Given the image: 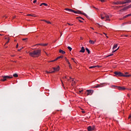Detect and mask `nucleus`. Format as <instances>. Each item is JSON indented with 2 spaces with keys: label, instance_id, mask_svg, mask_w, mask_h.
Listing matches in <instances>:
<instances>
[{
  "label": "nucleus",
  "instance_id": "obj_12",
  "mask_svg": "<svg viewBox=\"0 0 131 131\" xmlns=\"http://www.w3.org/2000/svg\"><path fill=\"white\" fill-rule=\"evenodd\" d=\"M63 55L58 56V57H57L54 61H57V60H59V59H62V58H63Z\"/></svg>",
  "mask_w": 131,
  "mask_h": 131
},
{
  "label": "nucleus",
  "instance_id": "obj_3",
  "mask_svg": "<svg viewBox=\"0 0 131 131\" xmlns=\"http://www.w3.org/2000/svg\"><path fill=\"white\" fill-rule=\"evenodd\" d=\"M115 76H123V77H130L131 75H124L120 72H115Z\"/></svg>",
  "mask_w": 131,
  "mask_h": 131
},
{
  "label": "nucleus",
  "instance_id": "obj_9",
  "mask_svg": "<svg viewBox=\"0 0 131 131\" xmlns=\"http://www.w3.org/2000/svg\"><path fill=\"white\" fill-rule=\"evenodd\" d=\"M53 69L54 70L53 71L56 72V71H59L60 70V67L58 66L57 68H53Z\"/></svg>",
  "mask_w": 131,
  "mask_h": 131
},
{
  "label": "nucleus",
  "instance_id": "obj_17",
  "mask_svg": "<svg viewBox=\"0 0 131 131\" xmlns=\"http://www.w3.org/2000/svg\"><path fill=\"white\" fill-rule=\"evenodd\" d=\"M41 21H44V22H46V23H47L48 24H51V22H50L49 21H47L45 19H42L41 20Z\"/></svg>",
  "mask_w": 131,
  "mask_h": 131
},
{
  "label": "nucleus",
  "instance_id": "obj_49",
  "mask_svg": "<svg viewBox=\"0 0 131 131\" xmlns=\"http://www.w3.org/2000/svg\"><path fill=\"white\" fill-rule=\"evenodd\" d=\"M127 74H128V73L126 72V73H125V75H127Z\"/></svg>",
  "mask_w": 131,
  "mask_h": 131
},
{
  "label": "nucleus",
  "instance_id": "obj_32",
  "mask_svg": "<svg viewBox=\"0 0 131 131\" xmlns=\"http://www.w3.org/2000/svg\"><path fill=\"white\" fill-rule=\"evenodd\" d=\"M77 19H82V20H84V19H83V18H82L81 17H77Z\"/></svg>",
  "mask_w": 131,
  "mask_h": 131
},
{
  "label": "nucleus",
  "instance_id": "obj_21",
  "mask_svg": "<svg viewBox=\"0 0 131 131\" xmlns=\"http://www.w3.org/2000/svg\"><path fill=\"white\" fill-rule=\"evenodd\" d=\"M5 76L6 77V79L7 78H13V76Z\"/></svg>",
  "mask_w": 131,
  "mask_h": 131
},
{
  "label": "nucleus",
  "instance_id": "obj_41",
  "mask_svg": "<svg viewBox=\"0 0 131 131\" xmlns=\"http://www.w3.org/2000/svg\"><path fill=\"white\" fill-rule=\"evenodd\" d=\"M19 47V44H17L16 46V49H18V47Z\"/></svg>",
  "mask_w": 131,
  "mask_h": 131
},
{
  "label": "nucleus",
  "instance_id": "obj_26",
  "mask_svg": "<svg viewBox=\"0 0 131 131\" xmlns=\"http://www.w3.org/2000/svg\"><path fill=\"white\" fill-rule=\"evenodd\" d=\"M86 52H88V54H90V50L88 48L85 49Z\"/></svg>",
  "mask_w": 131,
  "mask_h": 131
},
{
  "label": "nucleus",
  "instance_id": "obj_28",
  "mask_svg": "<svg viewBox=\"0 0 131 131\" xmlns=\"http://www.w3.org/2000/svg\"><path fill=\"white\" fill-rule=\"evenodd\" d=\"M116 48H117V44L115 45L113 49L114 50V49H116Z\"/></svg>",
  "mask_w": 131,
  "mask_h": 131
},
{
  "label": "nucleus",
  "instance_id": "obj_33",
  "mask_svg": "<svg viewBox=\"0 0 131 131\" xmlns=\"http://www.w3.org/2000/svg\"><path fill=\"white\" fill-rule=\"evenodd\" d=\"M61 83H62V84H61L62 86H63V88H64V83H63V81H62V80H61Z\"/></svg>",
  "mask_w": 131,
  "mask_h": 131
},
{
  "label": "nucleus",
  "instance_id": "obj_22",
  "mask_svg": "<svg viewBox=\"0 0 131 131\" xmlns=\"http://www.w3.org/2000/svg\"><path fill=\"white\" fill-rule=\"evenodd\" d=\"M124 4H125V3L124 2H120L119 1V5H124Z\"/></svg>",
  "mask_w": 131,
  "mask_h": 131
},
{
  "label": "nucleus",
  "instance_id": "obj_63",
  "mask_svg": "<svg viewBox=\"0 0 131 131\" xmlns=\"http://www.w3.org/2000/svg\"><path fill=\"white\" fill-rule=\"evenodd\" d=\"M128 90H130V91H131V89H128Z\"/></svg>",
  "mask_w": 131,
  "mask_h": 131
},
{
  "label": "nucleus",
  "instance_id": "obj_11",
  "mask_svg": "<svg viewBox=\"0 0 131 131\" xmlns=\"http://www.w3.org/2000/svg\"><path fill=\"white\" fill-rule=\"evenodd\" d=\"M84 52H85V49H84V47H82L80 51V53H84Z\"/></svg>",
  "mask_w": 131,
  "mask_h": 131
},
{
  "label": "nucleus",
  "instance_id": "obj_57",
  "mask_svg": "<svg viewBox=\"0 0 131 131\" xmlns=\"http://www.w3.org/2000/svg\"><path fill=\"white\" fill-rule=\"evenodd\" d=\"M98 24V25H99V26H101L100 25V24Z\"/></svg>",
  "mask_w": 131,
  "mask_h": 131
},
{
  "label": "nucleus",
  "instance_id": "obj_39",
  "mask_svg": "<svg viewBox=\"0 0 131 131\" xmlns=\"http://www.w3.org/2000/svg\"><path fill=\"white\" fill-rule=\"evenodd\" d=\"M24 47H22L21 48H20V49H18V52H20V51H21V50H22V49H23Z\"/></svg>",
  "mask_w": 131,
  "mask_h": 131
},
{
  "label": "nucleus",
  "instance_id": "obj_18",
  "mask_svg": "<svg viewBox=\"0 0 131 131\" xmlns=\"http://www.w3.org/2000/svg\"><path fill=\"white\" fill-rule=\"evenodd\" d=\"M90 43H91V45H94V43H95V41H94L93 40H90L89 41Z\"/></svg>",
  "mask_w": 131,
  "mask_h": 131
},
{
  "label": "nucleus",
  "instance_id": "obj_46",
  "mask_svg": "<svg viewBox=\"0 0 131 131\" xmlns=\"http://www.w3.org/2000/svg\"><path fill=\"white\" fill-rule=\"evenodd\" d=\"M103 34H105V36H106V37L108 38V36H107V34L104 33Z\"/></svg>",
  "mask_w": 131,
  "mask_h": 131
},
{
  "label": "nucleus",
  "instance_id": "obj_19",
  "mask_svg": "<svg viewBox=\"0 0 131 131\" xmlns=\"http://www.w3.org/2000/svg\"><path fill=\"white\" fill-rule=\"evenodd\" d=\"M113 4L114 5H119V1H118L117 2H113Z\"/></svg>",
  "mask_w": 131,
  "mask_h": 131
},
{
  "label": "nucleus",
  "instance_id": "obj_8",
  "mask_svg": "<svg viewBox=\"0 0 131 131\" xmlns=\"http://www.w3.org/2000/svg\"><path fill=\"white\" fill-rule=\"evenodd\" d=\"M93 95V91L92 90H87V96H91Z\"/></svg>",
  "mask_w": 131,
  "mask_h": 131
},
{
  "label": "nucleus",
  "instance_id": "obj_44",
  "mask_svg": "<svg viewBox=\"0 0 131 131\" xmlns=\"http://www.w3.org/2000/svg\"><path fill=\"white\" fill-rule=\"evenodd\" d=\"M72 83H75V81H74V80H72Z\"/></svg>",
  "mask_w": 131,
  "mask_h": 131
},
{
  "label": "nucleus",
  "instance_id": "obj_7",
  "mask_svg": "<svg viewBox=\"0 0 131 131\" xmlns=\"http://www.w3.org/2000/svg\"><path fill=\"white\" fill-rule=\"evenodd\" d=\"M104 18H106V21H110L111 19H109V18H110V17L109 16V15H107V14L104 13Z\"/></svg>",
  "mask_w": 131,
  "mask_h": 131
},
{
  "label": "nucleus",
  "instance_id": "obj_13",
  "mask_svg": "<svg viewBox=\"0 0 131 131\" xmlns=\"http://www.w3.org/2000/svg\"><path fill=\"white\" fill-rule=\"evenodd\" d=\"M7 80V77L6 76H3V79H1V81H6Z\"/></svg>",
  "mask_w": 131,
  "mask_h": 131
},
{
  "label": "nucleus",
  "instance_id": "obj_61",
  "mask_svg": "<svg viewBox=\"0 0 131 131\" xmlns=\"http://www.w3.org/2000/svg\"><path fill=\"white\" fill-rule=\"evenodd\" d=\"M0 35H1V36H2V35H2V34H0Z\"/></svg>",
  "mask_w": 131,
  "mask_h": 131
},
{
  "label": "nucleus",
  "instance_id": "obj_62",
  "mask_svg": "<svg viewBox=\"0 0 131 131\" xmlns=\"http://www.w3.org/2000/svg\"><path fill=\"white\" fill-rule=\"evenodd\" d=\"M68 81H69V79H68Z\"/></svg>",
  "mask_w": 131,
  "mask_h": 131
},
{
  "label": "nucleus",
  "instance_id": "obj_15",
  "mask_svg": "<svg viewBox=\"0 0 131 131\" xmlns=\"http://www.w3.org/2000/svg\"><path fill=\"white\" fill-rule=\"evenodd\" d=\"M59 53H61V54H66V52L62 50H59Z\"/></svg>",
  "mask_w": 131,
  "mask_h": 131
},
{
  "label": "nucleus",
  "instance_id": "obj_23",
  "mask_svg": "<svg viewBox=\"0 0 131 131\" xmlns=\"http://www.w3.org/2000/svg\"><path fill=\"white\" fill-rule=\"evenodd\" d=\"M128 7L127 6V7H124V8L122 9V10H123V11H126V10H128Z\"/></svg>",
  "mask_w": 131,
  "mask_h": 131
},
{
  "label": "nucleus",
  "instance_id": "obj_20",
  "mask_svg": "<svg viewBox=\"0 0 131 131\" xmlns=\"http://www.w3.org/2000/svg\"><path fill=\"white\" fill-rule=\"evenodd\" d=\"M39 46H42L43 47H46V46H48V44L45 43V44H38Z\"/></svg>",
  "mask_w": 131,
  "mask_h": 131
},
{
  "label": "nucleus",
  "instance_id": "obj_30",
  "mask_svg": "<svg viewBox=\"0 0 131 131\" xmlns=\"http://www.w3.org/2000/svg\"><path fill=\"white\" fill-rule=\"evenodd\" d=\"M95 67H97V66H92V67H90L89 68L90 69H93V68H95Z\"/></svg>",
  "mask_w": 131,
  "mask_h": 131
},
{
  "label": "nucleus",
  "instance_id": "obj_42",
  "mask_svg": "<svg viewBox=\"0 0 131 131\" xmlns=\"http://www.w3.org/2000/svg\"><path fill=\"white\" fill-rule=\"evenodd\" d=\"M128 119H130L131 120V114L129 115Z\"/></svg>",
  "mask_w": 131,
  "mask_h": 131
},
{
  "label": "nucleus",
  "instance_id": "obj_27",
  "mask_svg": "<svg viewBox=\"0 0 131 131\" xmlns=\"http://www.w3.org/2000/svg\"><path fill=\"white\" fill-rule=\"evenodd\" d=\"M46 72H47V73H55V71H50V72H49V71H46Z\"/></svg>",
  "mask_w": 131,
  "mask_h": 131
},
{
  "label": "nucleus",
  "instance_id": "obj_45",
  "mask_svg": "<svg viewBox=\"0 0 131 131\" xmlns=\"http://www.w3.org/2000/svg\"><path fill=\"white\" fill-rule=\"evenodd\" d=\"M35 3H36V0H34V1H33V3H34V4H35Z\"/></svg>",
  "mask_w": 131,
  "mask_h": 131
},
{
  "label": "nucleus",
  "instance_id": "obj_59",
  "mask_svg": "<svg viewBox=\"0 0 131 131\" xmlns=\"http://www.w3.org/2000/svg\"><path fill=\"white\" fill-rule=\"evenodd\" d=\"M15 18V16L13 17V19Z\"/></svg>",
  "mask_w": 131,
  "mask_h": 131
},
{
  "label": "nucleus",
  "instance_id": "obj_35",
  "mask_svg": "<svg viewBox=\"0 0 131 131\" xmlns=\"http://www.w3.org/2000/svg\"><path fill=\"white\" fill-rule=\"evenodd\" d=\"M42 5H43L44 6H48V4L46 3H42Z\"/></svg>",
  "mask_w": 131,
  "mask_h": 131
},
{
  "label": "nucleus",
  "instance_id": "obj_53",
  "mask_svg": "<svg viewBox=\"0 0 131 131\" xmlns=\"http://www.w3.org/2000/svg\"><path fill=\"white\" fill-rule=\"evenodd\" d=\"M42 3L40 4V6L41 7L42 6Z\"/></svg>",
  "mask_w": 131,
  "mask_h": 131
},
{
  "label": "nucleus",
  "instance_id": "obj_40",
  "mask_svg": "<svg viewBox=\"0 0 131 131\" xmlns=\"http://www.w3.org/2000/svg\"><path fill=\"white\" fill-rule=\"evenodd\" d=\"M72 60L73 61V62H74V63H76V62H75V60H74V58H72Z\"/></svg>",
  "mask_w": 131,
  "mask_h": 131
},
{
  "label": "nucleus",
  "instance_id": "obj_25",
  "mask_svg": "<svg viewBox=\"0 0 131 131\" xmlns=\"http://www.w3.org/2000/svg\"><path fill=\"white\" fill-rule=\"evenodd\" d=\"M68 50H69V51H70V52H71V51H72V48L70 47H68Z\"/></svg>",
  "mask_w": 131,
  "mask_h": 131
},
{
  "label": "nucleus",
  "instance_id": "obj_1",
  "mask_svg": "<svg viewBox=\"0 0 131 131\" xmlns=\"http://www.w3.org/2000/svg\"><path fill=\"white\" fill-rule=\"evenodd\" d=\"M65 10H66V11H68V12H71L72 13H74L75 14H80L81 15H83L84 16L86 17V18L88 19H89V18H90V17H89V16H88V15H86V14L81 12V11H80V10L75 11L72 9H69V8H66Z\"/></svg>",
  "mask_w": 131,
  "mask_h": 131
},
{
  "label": "nucleus",
  "instance_id": "obj_51",
  "mask_svg": "<svg viewBox=\"0 0 131 131\" xmlns=\"http://www.w3.org/2000/svg\"><path fill=\"white\" fill-rule=\"evenodd\" d=\"M55 61H56V60H55V59H54V60H52L51 62H55Z\"/></svg>",
  "mask_w": 131,
  "mask_h": 131
},
{
  "label": "nucleus",
  "instance_id": "obj_58",
  "mask_svg": "<svg viewBox=\"0 0 131 131\" xmlns=\"http://www.w3.org/2000/svg\"><path fill=\"white\" fill-rule=\"evenodd\" d=\"M64 78H67V77H66H66H64Z\"/></svg>",
  "mask_w": 131,
  "mask_h": 131
},
{
  "label": "nucleus",
  "instance_id": "obj_47",
  "mask_svg": "<svg viewBox=\"0 0 131 131\" xmlns=\"http://www.w3.org/2000/svg\"><path fill=\"white\" fill-rule=\"evenodd\" d=\"M79 22H80L81 23H82V21H81V20H80V19H79Z\"/></svg>",
  "mask_w": 131,
  "mask_h": 131
},
{
  "label": "nucleus",
  "instance_id": "obj_50",
  "mask_svg": "<svg viewBox=\"0 0 131 131\" xmlns=\"http://www.w3.org/2000/svg\"><path fill=\"white\" fill-rule=\"evenodd\" d=\"M127 96L129 98V94L127 95Z\"/></svg>",
  "mask_w": 131,
  "mask_h": 131
},
{
  "label": "nucleus",
  "instance_id": "obj_10",
  "mask_svg": "<svg viewBox=\"0 0 131 131\" xmlns=\"http://www.w3.org/2000/svg\"><path fill=\"white\" fill-rule=\"evenodd\" d=\"M5 39H8V40L7 41L6 43H5L4 47H5V48H8V46H6V45H7V43H9V41H10V38H6L5 37Z\"/></svg>",
  "mask_w": 131,
  "mask_h": 131
},
{
  "label": "nucleus",
  "instance_id": "obj_14",
  "mask_svg": "<svg viewBox=\"0 0 131 131\" xmlns=\"http://www.w3.org/2000/svg\"><path fill=\"white\" fill-rule=\"evenodd\" d=\"M125 4H128L131 3V0H125L124 1Z\"/></svg>",
  "mask_w": 131,
  "mask_h": 131
},
{
  "label": "nucleus",
  "instance_id": "obj_64",
  "mask_svg": "<svg viewBox=\"0 0 131 131\" xmlns=\"http://www.w3.org/2000/svg\"><path fill=\"white\" fill-rule=\"evenodd\" d=\"M88 131H90V130H88Z\"/></svg>",
  "mask_w": 131,
  "mask_h": 131
},
{
  "label": "nucleus",
  "instance_id": "obj_29",
  "mask_svg": "<svg viewBox=\"0 0 131 131\" xmlns=\"http://www.w3.org/2000/svg\"><path fill=\"white\" fill-rule=\"evenodd\" d=\"M14 77H18V74H13Z\"/></svg>",
  "mask_w": 131,
  "mask_h": 131
},
{
  "label": "nucleus",
  "instance_id": "obj_38",
  "mask_svg": "<svg viewBox=\"0 0 131 131\" xmlns=\"http://www.w3.org/2000/svg\"><path fill=\"white\" fill-rule=\"evenodd\" d=\"M68 25H69V26H73V24H71L69 23H68Z\"/></svg>",
  "mask_w": 131,
  "mask_h": 131
},
{
  "label": "nucleus",
  "instance_id": "obj_37",
  "mask_svg": "<svg viewBox=\"0 0 131 131\" xmlns=\"http://www.w3.org/2000/svg\"><path fill=\"white\" fill-rule=\"evenodd\" d=\"M101 19H105V16H101Z\"/></svg>",
  "mask_w": 131,
  "mask_h": 131
},
{
  "label": "nucleus",
  "instance_id": "obj_2",
  "mask_svg": "<svg viewBox=\"0 0 131 131\" xmlns=\"http://www.w3.org/2000/svg\"><path fill=\"white\" fill-rule=\"evenodd\" d=\"M40 53H41V50H34L31 52H29V55L31 57H38L40 55Z\"/></svg>",
  "mask_w": 131,
  "mask_h": 131
},
{
  "label": "nucleus",
  "instance_id": "obj_5",
  "mask_svg": "<svg viewBox=\"0 0 131 131\" xmlns=\"http://www.w3.org/2000/svg\"><path fill=\"white\" fill-rule=\"evenodd\" d=\"M65 60L69 64V67L70 69H72V67H71V64L69 62V60H68V59H67V57H65Z\"/></svg>",
  "mask_w": 131,
  "mask_h": 131
},
{
  "label": "nucleus",
  "instance_id": "obj_52",
  "mask_svg": "<svg viewBox=\"0 0 131 131\" xmlns=\"http://www.w3.org/2000/svg\"><path fill=\"white\" fill-rule=\"evenodd\" d=\"M82 113H85V112H84V111H82Z\"/></svg>",
  "mask_w": 131,
  "mask_h": 131
},
{
  "label": "nucleus",
  "instance_id": "obj_34",
  "mask_svg": "<svg viewBox=\"0 0 131 131\" xmlns=\"http://www.w3.org/2000/svg\"><path fill=\"white\" fill-rule=\"evenodd\" d=\"M118 49H119V48H118L117 49H116V50H113V51H112V53H115V52H116V51H117V50H118Z\"/></svg>",
  "mask_w": 131,
  "mask_h": 131
},
{
  "label": "nucleus",
  "instance_id": "obj_56",
  "mask_svg": "<svg viewBox=\"0 0 131 131\" xmlns=\"http://www.w3.org/2000/svg\"><path fill=\"white\" fill-rule=\"evenodd\" d=\"M122 7H123V6H119V8H122Z\"/></svg>",
  "mask_w": 131,
  "mask_h": 131
},
{
  "label": "nucleus",
  "instance_id": "obj_16",
  "mask_svg": "<svg viewBox=\"0 0 131 131\" xmlns=\"http://www.w3.org/2000/svg\"><path fill=\"white\" fill-rule=\"evenodd\" d=\"M131 16V14H127L123 17V19H125V18H127V17H129Z\"/></svg>",
  "mask_w": 131,
  "mask_h": 131
},
{
  "label": "nucleus",
  "instance_id": "obj_24",
  "mask_svg": "<svg viewBox=\"0 0 131 131\" xmlns=\"http://www.w3.org/2000/svg\"><path fill=\"white\" fill-rule=\"evenodd\" d=\"M88 130H92V126H89L88 127Z\"/></svg>",
  "mask_w": 131,
  "mask_h": 131
},
{
  "label": "nucleus",
  "instance_id": "obj_4",
  "mask_svg": "<svg viewBox=\"0 0 131 131\" xmlns=\"http://www.w3.org/2000/svg\"><path fill=\"white\" fill-rule=\"evenodd\" d=\"M115 86L116 88H117L118 90L119 91H124L126 88L124 86L121 87V86Z\"/></svg>",
  "mask_w": 131,
  "mask_h": 131
},
{
  "label": "nucleus",
  "instance_id": "obj_43",
  "mask_svg": "<svg viewBox=\"0 0 131 131\" xmlns=\"http://www.w3.org/2000/svg\"><path fill=\"white\" fill-rule=\"evenodd\" d=\"M128 7V9H129L131 8V4L129 5L128 6H127Z\"/></svg>",
  "mask_w": 131,
  "mask_h": 131
},
{
  "label": "nucleus",
  "instance_id": "obj_6",
  "mask_svg": "<svg viewBox=\"0 0 131 131\" xmlns=\"http://www.w3.org/2000/svg\"><path fill=\"white\" fill-rule=\"evenodd\" d=\"M104 86V83H101L100 84H97L95 86H94V88L97 89V88H102Z\"/></svg>",
  "mask_w": 131,
  "mask_h": 131
},
{
  "label": "nucleus",
  "instance_id": "obj_31",
  "mask_svg": "<svg viewBox=\"0 0 131 131\" xmlns=\"http://www.w3.org/2000/svg\"><path fill=\"white\" fill-rule=\"evenodd\" d=\"M95 130V126L91 127V130Z\"/></svg>",
  "mask_w": 131,
  "mask_h": 131
},
{
  "label": "nucleus",
  "instance_id": "obj_55",
  "mask_svg": "<svg viewBox=\"0 0 131 131\" xmlns=\"http://www.w3.org/2000/svg\"><path fill=\"white\" fill-rule=\"evenodd\" d=\"M83 92V90H81V91H80V93H81V92Z\"/></svg>",
  "mask_w": 131,
  "mask_h": 131
},
{
  "label": "nucleus",
  "instance_id": "obj_36",
  "mask_svg": "<svg viewBox=\"0 0 131 131\" xmlns=\"http://www.w3.org/2000/svg\"><path fill=\"white\" fill-rule=\"evenodd\" d=\"M111 56H113V54H111L110 55L107 56L106 57H111Z\"/></svg>",
  "mask_w": 131,
  "mask_h": 131
},
{
  "label": "nucleus",
  "instance_id": "obj_60",
  "mask_svg": "<svg viewBox=\"0 0 131 131\" xmlns=\"http://www.w3.org/2000/svg\"><path fill=\"white\" fill-rule=\"evenodd\" d=\"M92 28V29H94V28Z\"/></svg>",
  "mask_w": 131,
  "mask_h": 131
},
{
  "label": "nucleus",
  "instance_id": "obj_48",
  "mask_svg": "<svg viewBox=\"0 0 131 131\" xmlns=\"http://www.w3.org/2000/svg\"><path fill=\"white\" fill-rule=\"evenodd\" d=\"M26 39H27V38H23V40H26Z\"/></svg>",
  "mask_w": 131,
  "mask_h": 131
},
{
  "label": "nucleus",
  "instance_id": "obj_54",
  "mask_svg": "<svg viewBox=\"0 0 131 131\" xmlns=\"http://www.w3.org/2000/svg\"><path fill=\"white\" fill-rule=\"evenodd\" d=\"M28 16H32L31 14H28Z\"/></svg>",
  "mask_w": 131,
  "mask_h": 131
}]
</instances>
